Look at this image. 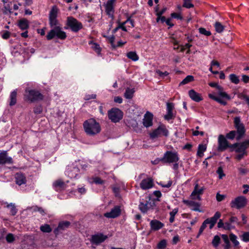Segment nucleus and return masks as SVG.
<instances>
[{
  "label": "nucleus",
  "instance_id": "nucleus-31",
  "mask_svg": "<svg viewBox=\"0 0 249 249\" xmlns=\"http://www.w3.org/2000/svg\"><path fill=\"white\" fill-rule=\"evenodd\" d=\"M208 97L214 101L218 102V103L220 104L221 105H222L223 106H226L227 104V102L225 101L224 100H222L221 98L216 97L215 95H214L213 94L209 93L208 94Z\"/></svg>",
  "mask_w": 249,
  "mask_h": 249
},
{
  "label": "nucleus",
  "instance_id": "nucleus-59",
  "mask_svg": "<svg viewBox=\"0 0 249 249\" xmlns=\"http://www.w3.org/2000/svg\"><path fill=\"white\" fill-rule=\"evenodd\" d=\"M6 239L7 242L11 243L14 241L15 238L13 234L9 233L7 235Z\"/></svg>",
  "mask_w": 249,
  "mask_h": 249
},
{
  "label": "nucleus",
  "instance_id": "nucleus-38",
  "mask_svg": "<svg viewBox=\"0 0 249 249\" xmlns=\"http://www.w3.org/2000/svg\"><path fill=\"white\" fill-rule=\"evenodd\" d=\"M229 79L231 82L234 84H238L240 82L239 77L234 73L230 74Z\"/></svg>",
  "mask_w": 249,
  "mask_h": 249
},
{
  "label": "nucleus",
  "instance_id": "nucleus-52",
  "mask_svg": "<svg viewBox=\"0 0 249 249\" xmlns=\"http://www.w3.org/2000/svg\"><path fill=\"white\" fill-rule=\"evenodd\" d=\"M105 183V180L102 179L100 178L96 177H94V184L104 185Z\"/></svg>",
  "mask_w": 249,
  "mask_h": 249
},
{
  "label": "nucleus",
  "instance_id": "nucleus-25",
  "mask_svg": "<svg viewBox=\"0 0 249 249\" xmlns=\"http://www.w3.org/2000/svg\"><path fill=\"white\" fill-rule=\"evenodd\" d=\"M199 185L198 183L195 184V187L194 190L191 194V197L192 199H196V195H202L203 194L205 188L204 187L199 188Z\"/></svg>",
  "mask_w": 249,
  "mask_h": 249
},
{
  "label": "nucleus",
  "instance_id": "nucleus-10",
  "mask_svg": "<svg viewBox=\"0 0 249 249\" xmlns=\"http://www.w3.org/2000/svg\"><path fill=\"white\" fill-rule=\"evenodd\" d=\"M229 142L226 138L222 134L219 135L218 138V147L219 152H223L228 148Z\"/></svg>",
  "mask_w": 249,
  "mask_h": 249
},
{
  "label": "nucleus",
  "instance_id": "nucleus-41",
  "mask_svg": "<svg viewBox=\"0 0 249 249\" xmlns=\"http://www.w3.org/2000/svg\"><path fill=\"white\" fill-rule=\"evenodd\" d=\"M221 239L220 237L216 235H215L212 240V244L214 248H217L220 243Z\"/></svg>",
  "mask_w": 249,
  "mask_h": 249
},
{
  "label": "nucleus",
  "instance_id": "nucleus-47",
  "mask_svg": "<svg viewBox=\"0 0 249 249\" xmlns=\"http://www.w3.org/2000/svg\"><path fill=\"white\" fill-rule=\"evenodd\" d=\"M40 230L43 232H50L52 231V229L50 225L48 224H44L42 225L40 228Z\"/></svg>",
  "mask_w": 249,
  "mask_h": 249
},
{
  "label": "nucleus",
  "instance_id": "nucleus-32",
  "mask_svg": "<svg viewBox=\"0 0 249 249\" xmlns=\"http://www.w3.org/2000/svg\"><path fill=\"white\" fill-rule=\"evenodd\" d=\"M207 146L205 144H199L198 146L197 156L199 157H202L204 152L206 150Z\"/></svg>",
  "mask_w": 249,
  "mask_h": 249
},
{
  "label": "nucleus",
  "instance_id": "nucleus-13",
  "mask_svg": "<svg viewBox=\"0 0 249 249\" xmlns=\"http://www.w3.org/2000/svg\"><path fill=\"white\" fill-rule=\"evenodd\" d=\"M166 106L167 113L164 115V119L167 121L174 119L175 117L173 113V110L174 109V103L168 102L166 104Z\"/></svg>",
  "mask_w": 249,
  "mask_h": 249
},
{
  "label": "nucleus",
  "instance_id": "nucleus-9",
  "mask_svg": "<svg viewBox=\"0 0 249 249\" xmlns=\"http://www.w3.org/2000/svg\"><path fill=\"white\" fill-rule=\"evenodd\" d=\"M57 14V8L55 6H53L49 14V21L51 27L60 26L58 22L56 19Z\"/></svg>",
  "mask_w": 249,
  "mask_h": 249
},
{
  "label": "nucleus",
  "instance_id": "nucleus-53",
  "mask_svg": "<svg viewBox=\"0 0 249 249\" xmlns=\"http://www.w3.org/2000/svg\"><path fill=\"white\" fill-rule=\"evenodd\" d=\"M101 131V127L98 123L94 120V135Z\"/></svg>",
  "mask_w": 249,
  "mask_h": 249
},
{
  "label": "nucleus",
  "instance_id": "nucleus-23",
  "mask_svg": "<svg viewBox=\"0 0 249 249\" xmlns=\"http://www.w3.org/2000/svg\"><path fill=\"white\" fill-rule=\"evenodd\" d=\"M12 163L13 160L11 157L7 156L6 151L0 153V164Z\"/></svg>",
  "mask_w": 249,
  "mask_h": 249
},
{
  "label": "nucleus",
  "instance_id": "nucleus-54",
  "mask_svg": "<svg viewBox=\"0 0 249 249\" xmlns=\"http://www.w3.org/2000/svg\"><path fill=\"white\" fill-rule=\"evenodd\" d=\"M238 143L239 144H238V146L234 149V151L237 153H241L242 152H244L245 148L242 145L240 144V142Z\"/></svg>",
  "mask_w": 249,
  "mask_h": 249
},
{
  "label": "nucleus",
  "instance_id": "nucleus-14",
  "mask_svg": "<svg viewBox=\"0 0 249 249\" xmlns=\"http://www.w3.org/2000/svg\"><path fill=\"white\" fill-rule=\"evenodd\" d=\"M121 213L120 207L119 206H115L110 212L105 213L104 216L108 218H115L119 216Z\"/></svg>",
  "mask_w": 249,
  "mask_h": 249
},
{
  "label": "nucleus",
  "instance_id": "nucleus-40",
  "mask_svg": "<svg viewBox=\"0 0 249 249\" xmlns=\"http://www.w3.org/2000/svg\"><path fill=\"white\" fill-rule=\"evenodd\" d=\"M194 80V77L192 75H187L179 84V86L185 85Z\"/></svg>",
  "mask_w": 249,
  "mask_h": 249
},
{
  "label": "nucleus",
  "instance_id": "nucleus-8",
  "mask_svg": "<svg viewBox=\"0 0 249 249\" xmlns=\"http://www.w3.org/2000/svg\"><path fill=\"white\" fill-rule=\"evenodd\" d=\"M67 25L71 31L74 32H77L83 27L81 22L72 17L67 18Z\"/></svg>",
  "mask_w": 249,
  "mask_h": 249
},
{
  "label": "nucleus",
  "instance_id": "nucleus-16",
  "mask_svg": "<svg viewBox=\"0 0 249 249\" xmlns=\"http://www.w3.org/2000/svg\"><path fill=\"white\" fill-rule=\"evenodd\" d=\"M183 202L188 207H191L192 211L202 212V211L199 209L201 205L200 203L189 200H183Z\"/></svg>",
  "mask_w": 249,
  "mask_h": 249
},
{
  "label": "nucleus",
  "instance_id": "nucleus-3",
  "mask_svg": "<svg viewBox=\"0 0 249 249\" xmlns=\"http://www.w3.org/2000/svg\"><path fill=\"white\" fill-rule=\"evenodd\" d=\"M163 164H170L173 162L178 161L179 160V155L176 151H166L161 158Z\"/></svg>",
  "mask_w": 249,
  "mask_h": 249
},
{
  "label": "nucleus",
  "instance_id": "nucleus-60",
  "mask_svg": "<svg viewBox=\"0 0 249 249\" xmlns=\"http://www.w3.org/2000/svg\"><path fill=\"white\" fill-rule=\"evenodd\" d=\"M157 73L158 74L159 76L162 77H164L169 74V73L167 71L162 72L160 70L157 71Z\"/></svg>",
  "mask_w": 249,
  "mask_h": 249
},
{
  "label": "nucleus",
  "instance_id": "nucleus-24",
  "mask_svg": "<svg viewBox=\"0 0 249 249\" xmlns=\"http://www.w3.org/2000/svg\"><path fill=\"white\" fill-rule=\"evenodd\" d=\"M69 181H67V182H65L62 179H58L53 182V186L56 190H62L67 187V183Z\"/></svg>",
  "mask_w": 249,
  "mask_h": 249
},
{
  "label": "nucleus",
  "instance_id": "nucleus-36",
  "mask_svg": "<svg viewBox=\"0 0 249 249\" xmlns=\"http://www.w3.org/2000/svg\"><path fill=\"white\" fill-rule=\"evenodd\" d=\"M135 91L133 89L127 88L124 93V96L126 99H131L133 97Z\"/></svg>",
  "mask_w": 249,
  "mask_h": 249
},
{
  "label": "nucleus",
  "instance_id": "nucleus-37",
  "mask_svg": "<svg viewBox=\"0 0 249 249\" xmlns=\"http://www.w3.org/2000/svg\"><path fill=\"white\" fill-rule=\"evenodd\" d=\"M214 27L216 32L218 33H221L225 29V26L218 21L215 23Z\"/></svg>",
  "mask_w": 249,
  "mask_h": 249
},
{
  "label": "nucleus",
  "instance_id": "nucleus-51",
  "mask_svg": "<svg viewBox=\"0 0 249 249\" xmlns=\"http://www.w3.org/2000/svg\"><path fill=\"white\" fill-rule=\"evenodd\" d=\"M228 222L231 223V225H232L233 223H237L238 225L240 224V222H238V219L236 216H231Z\"/></svg>",
  "mask_w": 249,
  "mask_h": 249
},
{
  "label": "nucleus",
  "instance_id": "nucleus-15",
  "mask_svg": "<svg viewBox=\"0 0 249 249\" xmlns=\"http://www.w3.org/2000/svg\"><path fill=\"white\" fill-rule=\"evenodd\" d=\"M140 187L143 190L152 188L154 186L153 179L151 178L143 179L140 183Z\"/></svg>",
  "mask_w": 249,
  "mask_h": 249
},
{
  "label": "nucleus",
  "instance_id": "nucleus-27",
  "mask_svg": "<svg viewBox=\"0 0 249 249\" xmlns=\"http://www.w3.org/2000/svg\"><path fill=\"white\" fill-rule=\"evenodd\" d=\"M116 0H108L105 4V12L106 13L115 12L114 3Z\"/></svg>",
  "mask_w": 249,
  "mask_h": 249
},
{
  "label": "nucleus",
  "instance_id": "nucleus-56",
  "mask_svg": "<svg viewBox=\"0 0 249 249\" xmlns=\"http://www.w3.org/2000/svg\"><path fill=\"white\" fill-rule=\"evenodd\" d=\"M238 142H235L233 144L229 143L228 144V148H230V151L231 152L234 151V149L238 146Z\"/></svg>",
  "mask_w": 249,
  "mask_h": 249
},
{
  "label": "nucleus",
  "instance_id": "nucleus-62",
  "mask_svg": "<svg viewBox=\"0 0 249 249\" xmlns=\"http://www.w3.org/2000/svg\"><path fill=\"white\" fill-rule=\"evenodd\" d=\"M240 144L242 145L245 149H247L249 147V140H245L242 142H240Z\"/></svg>",
  "mask_w": 249,
  "mask_h": 249
},
{
  "label": "nucleus",
  "instance_id": "nucleus-45",
  "mask_svg": "<svg viewBox=\"0 0 249 249\" xmlns=\"http://www.w3.org/2000/svg\"><path fill=\"white\" fill-rule=\"evenodd\" d=\"M183 1L182 7L187 9L194 7V4L191 2L192 0H183Z\"/></svg>",
  "mask_w": 249,
  "mask_h": 249
},
{
  "label": "nucleus",
  "instance_id": "nucleus-1",
  "mask_svg": "<svg viewBox=\"0 0 249 249\" xmlns=\"http://www.w3.org/2000/svg\"><path fill=\"white\" fill-rule=\"evenodd\" d=\"M24 98L26 101L34 102L42 100L43 95L37 90L27 88L25 91Z\"/></svg>",
  "mask_w": 249,
  "mask_h": 249
},
{
  "label": "nucleus",
  "instance_id": "nucleus-33",
  "mask_svg": "<svg viewBox=\"0 0 249 249\" xmlns=\"http://www.w3.org/2000/svg\"><path fill=\"white\" fill-rule=\"evenodd\" d=\"M221 237L225 244V245H223L224 249H230L231 246L228 236L227 234H223L221 235Z\"/></svg>",
  "mask_w": 249,
  "mask_h": 249
},
{
  "label": "nucleus",
  "instance_id": "nucleus-18",
  "mask_svg": "<svg viewBox=\"0 0 249 249\" xmlns=\"http://www.w3.org/2000/svg\"><path fill=\"white\" fill-rule=\"evenodd\" d=\"M79 171V168L74 164L69 165L66 171L68 176L71 178H76Z\"/></svg>",
  "mask_w": 249,
  "mask_h": 249
},
{
  "label": "nucleus",
  "instance_id": "nucleus-58",
  "mask_svg": "<svg viewBox=\"0 0 249 249\" xmlns=\"http://www.w3.org/2000/svg\"><path fill=\"white\" fill-rule=\"evenodd\" d=\"M112 191L116 197H118L120 196V189L118 187H113Z\"/></svg>",
  "mask_w": 249,
  "mask_h": 249
},
{
  "label": "nucleus",
  "instance_id": "nucleus-20",
  "mask_svg": "<svg viewBox=\"0 0 249 249\" xmlns=\"http://www.w3.org/2000/svg\"><path fill=\"white\" fill-rule=\"evenodd\" d=\"M153 205H155V202L154 201L152 202V205L151 202L149 203L148 200L142 199L140 202L139 208L142 213H146L149 209V205L152 206Z\"/></svg>",
  "mask_w": 249,
  "mask_h": 249
},
{
  "label": "nucleus",
  "instance_id": "nucleus-17",
  "mask_svg": "<svg viewBox=\"0 0 249 249\" xmlns=\"http://www.w3.org/2000/svg\"><path fill=\"white\" fill-rule=\"evenodd\" d=\"M221 215V214L219 212H216L213 217L207 218L205 220V223H206V224H210V229H212L216 224L217 220L220 217Z\"/></svg>",
  "mask_w": 249,
  "mask_h": 249
},
{
  "label": "nucleus",
  "instance_id": "nucleus-64",
  "mask_svg": "<svg viewBox=\"0 0 249 249\" xmlns=\"http://www.w3.org/2000/svg\"><path fill=\"white\" fill-rule=\"evenodd\" d=\"M241 98L242 99L244 100L246 102L247 104H248V106L249 107V96H248L246 94H242L241 95Z\"/></svg>",
  "mask_w": 249,
  "mask_h": 249
},
{
  "label": "nucleus",
  "instance_id": "nucleus-35",
  "mask_svg": "<svg viewBox=\"0 0 249 249\" xmlns=\"http://www.w3.org/2000/svg\"><path fill=\"white\" fill-rule=\"evenodd\" d=\"M18 26L22 30L27 29L29 27L28 21L25 19H22L18 21Z\"/></svg>",
  "mask_w": 249,
  "mask_h": 249
},
{
  "label": "nucleus",
  "instance_id": "nucleus-2",
  "mask_svg": "<svg viewBox=\"0 0 249 249\" xmlns=\"http://www.w3.org/2000/svg\"><path fill=\"white\" fill-rule=\"evenodd\" d=\"M234 126L236 129L237 136L236 139L237 141H240L245 135L246 129L243 123L241 122V118L239 116L235 117L233 120Z\"/></svg>",
  "mask_w": 249,
  "mask_h": 249
},
{
  "label": "nucleus",
  "instance_id": "nucleus-57",
  "mask_svg": "<svg viewBox=\"0 0 249 249\" xmlns=\"http://www.w3.org/2000/svg\"><path fill=\"white\" fill-rule=\"evenodd\" d=\"M171 16L172 18H176L179 20L183 19V17L179 13H172L171 14Z\"/></svg>",
  "mask_w": 249,
  "mask_h": 249
},
{
  "label": "nucleus",
  "instance_id": "nucleus-55",
  "mask_svg": "<svg viewBox=\"0 0 249 249\" xmlns=\"http://www.w3.org/2000/svg\"><path fill=\"white\" fill-rule=\"evenodd\" d=\"M218 95H219L220 97L223 98H225L227 100H229L231 99L230 96L228 94H227L226 92H224V91L219 92Z\"/></svg>",
  "mask_w": 249,
  "mask_h": 249
},
{
  "label": "nucleus",
  "instance_id": "nucleus-50",
  "mask_svg": "<svg viewBox=\"0 0 249 249\" xmlns=\"http://www.w3.org/2000/svg\"><path fill=\"white\" fill-rule=\"evenodd\" d=\"M216 173L218 175L219 179L223 178L226 176L224 173L223 168L221 166L218 167L216 170Z\"/></svg>",
  "mask_w": 249,
  "mask_h": 249
},
{
  "label": "nucleus",
  "instance_id": "nucleus-5",
  "mask_svg": "<svg viewBox=\"0 0 249 249\" xmlns=\"http://www.w3.org/2000/svg\"><path fill=\"white\" fill-rule=\"evenodd\" d=\"M55 36L60 39H65L66 37V33L62 30L60 26L54 27L48 33L46 37L48 40H51Z\"/></svg>",
  "mask_w": 249,
  "mask_h": 249
},
{
  "label": "nucleus",
  "instance_id": "nucleus-12",
  "mask_svg": "<svg viewBox=\"0 0 249 249\" xmlns=\"http://www.w3.org/2000/svg\"><path fill=\"white\" fill-rule=\"evenodd\" d=\"M83 126L87 134L93 135V119L91 118L86 121L83 124Z\"/></svg>",
  "mask_w": 249,
  "mask_h": 249
},
{
  "label": "nucleus",
  "instance_id": "nucleus-63",
  "mask_svg": "<svg viewBox=\"0 0 249 249\" xmlns=\"http://www.w3.org/2000/svg\"><path fill=\"white\" fill-rule=\"evenodd\" d=\"M240 144L242 145L245 149H247L249 147V140H245L242 142H240Z\"/></svg>",
  "mask_w": 249,
  "mask_h": 249
},
{
  "label": "nucleus",
  "instance_id": "nucleus-28",
  "mask_svg": "<svg viewBox=\"0 0 249 249\" xmlns=\"http://www.w3.org/2000/svg\"><path fill=\"white\" fill-rule=\"evenodd\" d=\"M15 181L18 185L25 184L26 178L24 174L21 173H17L15 175Z\"/></svg>",
  "mask_w": 249,
  "mask_h": 249
},
{
  "label": "nucleus",
  "instance_id": "nucleus-6",
  "mask_svg": "<svg viewBox=\"0 0 249 249\" xmlns=\"http://www.w3.org/2000/svg\"><path fill=\"white\" fill-rule=\"evenodd\" d=\"M169 131L164 124L160 125L156 129H155L149 134L151 139H154L158 137L164 136L168 137Z\"/></svg>",
  "mask_w": 249,
  "mask_h": 249
},
{
  "label": "nucleus",
  "instance_id": "nucleus-26",
  "mask_svg": "<svg viewBox=\"0 0 249 249\" xmlns=\"http://www.w3.org/2000/svg\"><path fill=\"white\" fill-rule=\"evenodd\" d=\"M107 238V235H105L102 233L94 234V245H99L104 242Z\"/></svg>",
  "mask_w": 249,
  "mask_h": 249
},
{
  "label": "nucleus",
  "instance_id": "nucleus-42",
  "mask_svg": "<svg viewBox=\"0 0 249 249\" xmlns=\"http://www.w3.org/2000/svg\"><path fill=\"white\" fill-rule=\"evenodd\" d=\"M229 237L230 240L233 244L234 247H237L238 246H239V242L237 240V236L235 234L231 233L230 234Z\"/></svg>",
  "mask_w": 249,
  "mask_h": 249
},
{
  "label": "nucleus",
  "instance_id": "nucleus-30",
  "mask_svg": "<svg viewBox=\"0 0 249 249\" xmlns=\"http://www.w3.org/2000/svg\"><path fill=\"white\" fill-rule=\"evenodd\" d=\"M71 223L69 221H62L60 222L59 223V225L57 227V228L55 229L54 231V232H55L56 231H61V230H64L67 228H69L70 226Z\"/></svg>",
  "mask_w": 249,
  "mask_h": 249
},
{
  "label": "nucleus",
  "instance_id": "nucleus-61",
  "mask_svg": "<svg viewBox=\"0 0 249 249\" xmlns=\"http://www.w3.org/2000/svg\"><path fill=\"white\" fill-rule=\"evenodd\" d=\"M106 37L107 38L109 42L111 44L112 47H113V46L114 45V42L115 40V36L114 35H112L111 36H107Z\"/></svg>",
  "mask_w": 249,
  "mask_h": 249
},
{
  "label": "nucleus",
  "instance_id": "nucleus-39",
  "mask_svg": "<svg viewBox=\"0 0 249 249\" xmlns=\"http://www.w3.org/2000/svg\"><path fill=\"white\" fill-rule=\"evenodd\" d=\"M6 207L10 209V213L11 215H15L17 213L18 210L16 209L15 204L12 203L10 204H7Z\"/></svg>",
  "mask_w": 249,
  "mask_h": 249
},
{
  "label": "nucleus",
  "instance_id": "nucleus-48",
  "mask_svg": "<svg viewBox=\"0 0 249 249\" xmlns=\"http://www.w3.org/2000/svg\"><path fill=\"white\" fill-rule=\"evenodd\" d=\"M241 239L245 242H249V231L244 232L241 236Z\"/></svg>",
  "mask_w": 249,
  "mask_h": 249
},
{
  "label": "nucleus",
  "instance_id": "nucleus-11",
  "mask_svg": "<svg viewBox=\"0 0 249 249\" xmlns=\"http://www.w3.org/2000/svg\"><path fill=\"white\" fill-rule=\"evenodd\" d=\"M136 14V12H134L132 13L130 16H129L128 14L126 15L127 17V19L123 22H121L120 20H118L117 21V23L118 24V27L119 29H121L124 32L127 31V29L126 27L124 26V25L128 22V21H130V23L132 26V27H134L135 24H134V20L132 19V18L133 17V16Z\"/></svg>",
  "mask_w": 249,
  "mask_h": 249
},
{
  "label": "nucleus",
  "instance_id": "nucleus-22",
  "mask_svg": "<svg viewBox=\"0 0 249 249\" xmlns=\"http://www.w3.org/2000/svg\"><path fill=\"white\" fill-rule=\"evenodd\" d=\"M188 95L190 98L194 101L199 102L203 100V98L201 95L196 92L194 89H192L188 91Z\"/></svg>",
  "mask_w": 249,
  "mask_h": 249
},
{
  "label": "nucleus",
  "instance_id": "nucleus-44",
  "mask_svg": "<svg viewBox=\"0 0 249 249\" xmlns=\"http://www.w3.org/2000/svg\"><path fill=\"white\" fill-rule=\"evenodd\" d=\"M237 132L235 130H231L227 133L225 137L227 139L232 140L236 138L235 136Z\"/></svg>",
  "mask_w": 249,
  "mask_h": 249
},
{
  "label": "nucleus",
  "instance_id": "nucleus-7",
  "mask_svg": "<svg viewBox=\"0 0 249 249\" xmlns=\"http://www.w3.org/2000/svg\"><path fill=\"white\" fill-rule=\"evenodd\" d=\"M247 199L245 196H239L236 197L231 202L230 206L232 208L240 210L244 208L247 204Z\"/></svg>",
  "mask_w": 249,
  "mask_h": 249
},
{
  "label": "nucleus",
  "instance_id": "nucleus-4",
  "mask_svg": "<svg viewBox=\"0 0 249 249\" xmlns=\"http://www.w3.org/2000/svg\"><path fill=\"white\" fill-rule=\"evenodd\" d=\"M108 117L113 123H118L121 120L124 116L123 112L118 108L113 107L107 112Z\"/></svg>",
  "mask_w": 249,
  "mask_h": 249
},
{
  "label": "nucleus",
  "instance_id": "nucleus-29",
  "mask_svg": "<svg viewBox=\"0 0 249 249\" xmlns=\"http://www.w3.org/2000/svg\"><path fill=\"white\" fill-rule=\"evenodd\" d=\"M217 227L218 228H223L226 230H231L235 228L234 226L231 225L229 222L224 223L222 219H220L217 224Z\"/></svg>",
  "mask_w": 249,
  "mask_h": 249
},
{
  "label": "nucleus",
  "instance_id": "nucleus-49",
  "mask_svg": "<svg viewBox=\"0 0 249 249\" xmlns=\"http://www.w3.org/2000/svg\"><path fill=\"white\" fill-rule=\"evenodd\" d=\"M198 30H199V32L201 34L204 35L206 36H210L212 35V33L210 31L206 30V29L204 28L200 27L199 28Z\"/></svg>",
  "mask_w": 249,
  "mask_h": 249
},
{
  "label": "nucleus",
  "instance_id": "nucleus-21",
  "mask_svg": "<svg viewBox=\"0 0 249 249\" xmlns=\"http://www.w3.org/2000/svg\"><path fill=\"white\" fill-rule=\"evenodd\" d=\"M150 226L151 231H157L162 228L164 226V224L158 220L153 219L151 220Z\"/></svg>",
  "mask_w": 249,
  "mask_h": 249
},
{
  "label": "nucleus",
  "instance_id": "nucleus-34",
  "mask_svg": "<svg viewBox=\"0 0 249 249\" xmlns=\"http://www.w3.org/2000/svg\"><path fill=\"white\" fill-rule=\"evenodd\" d=\"M126 56L129 59L134 61H138L139 59V56L135 52L131 51L126 53Z\"/></svg>",
  "mask_w": 249,
  "mask_h": 249
},
{
  "label": "nucleus",
  "instance_id": "nucleus-46",
  "mask_svg": "<svg viewBox=\"0 0 249 249\" xmlns=\"http://www.w3.org/2000/svg\"><path fill=\"white\" fill-rule=\"evenodd\" d=\"M167 246L166 240L163 239L160 241L157 244L158 249H165Z\"/></svg>",
  "mask_w": 249,
  "mask_h": 249
},
{
  "label": "nucleus",
  "instance_id": "nucleus-19",
  "mask_svg": "<svg viewBox=\"0 0 249 249\" xmlns=\"http://www.w3.org/2000/svg\"><path fill=\"white\" fill-rule=\"evenodd\" d=\"M153 114L149 111H147L144 116L143 125L146 128L152 126L153 124Z\"/></svg>",
  "mask_w": 249,
  "mask_h": 249
},
{
  "label": "nucleus",
  "instance_id": "nucleus-43",
  "mask_svg": "<svg viewBox=\"0 0 249 249\" xmlns=\"http://www.w3.org/2000/svg\"><path fill=\"white\" fill-rule=\"evenodd\" d=\"M17 91L14 90L13 91L10 95V99L11 101L10 103V106H13L16 104L17 102Z\"/></svg>",
  "mask_w": 249,
  "mask_h": 249
}]
</instances>
